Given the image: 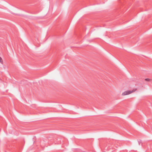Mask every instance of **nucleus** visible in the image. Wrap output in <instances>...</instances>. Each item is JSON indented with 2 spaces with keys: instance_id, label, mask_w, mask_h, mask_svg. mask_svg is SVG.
<instances>
[{
  "instance_id": "nucleus-3",
  "label": "nucleus",
  "mask_w": 152,
  "mask_h": 152,
  "mask_svg": "<svg viewBox=\"0 0 152 152\" xmlns=\"http://www.w3.org/2000/svg\"><path fill=\"white\" fill-rule=\"evenodd\" d=\"M151 79L149 78H146L145 79V80L147 81H150Z\"/></svg>"
},
{
  "instance_id": "nucleus-4",
  "label": "nucleus",
  "mask_w": 152,
  "mask_h": 152,
  "mask_svg": "<svg viewBox=\"0 0 152 152\" xmlns=\"http://www.w3.org/2000/svg\"><path fill=\"white\" fill-rule=\"evenodd\" d=\"M138 142L139 145H140V144L142 143L141 140H139L138 141Z\"/></svg>"
},
{
  "instance_id": "nucleus-2",
  "label": "nucleus",
  "mask_w": 152,
  "mask_h": 152,
  "mask_svg": "<svg viewBox=\"0 0 152 152\" xmlns=\"http://www.w3.org/2000/svg\"><path fill=\"white\" fill-rule=\"evenodd\" d=\"M0 63L1 64H3V60H2V58H1V57H0Z\"/></svg>"
},
{
  "instance_id": "nucleus-1",
  "label": "nucleus",
  "mask_w": 152,
  "mask_h": 152,
  "mask_svg": "<svg viewBox=\"0 0 152 152\" xmlns=\"http://www.w3.org/2000/svg\"><path fill=\"white\" fill-rule=\"evenodd\" d=\"M136 90V89H134L132 91H125L122 94V95L123 96H125L128 95L134 92Z\"/></svg>"
}]
</instances>
